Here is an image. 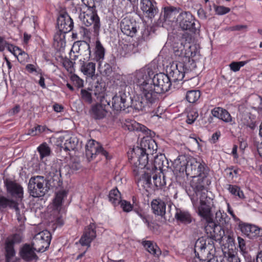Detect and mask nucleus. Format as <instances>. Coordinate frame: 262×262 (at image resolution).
I'll return each instance as SVG.
<instances>
[{
	"instance_id": "e2e57ef3",
	"label": "nucleus",
	"mask_w": 262,
	"mask_h": 262,
	"mask_svg": "<svg viewBox=\"0 0 262 262\" xmlns=\"http://www.w3.org/2000/svg\"><path fill=\"white\" fill-rule=\"evenodd\" d=\"M225 257H227V260L229 262H240L238 258L236 257L234 254H231L230 252L227 253V256L225 254Z\"/></svg>"
},
{
	"instance_id": "338daca9",
	"label": "nucleus",
	"mask_w": 262,
	"mask_h": 262,
	"mask_svg": "<svg viewBox=\"0 0 262 262\" xmlns=\"http://www.w3.org/2000/svg\"><path fill=\"white\" fill-rule=\"evenodd\" d=\"M8 43L3 37H0V51H3L8 46Z\"/></svg>"
},
{
	"instance_id": "2f4dec72",
	"label": "nucleus",
	"mask_w": 262,
	"mask_h": 262,
	"mask_svg": "<svg viewBox=\"0 0 262 262\" xmlns=\"http://www.w3.org/2000/svg\"><path fill=\"white\" fill-rule=\"evenodd\" d=\"M95 63L92 62L84 63V61L81 63V71L88 77L93 78L95 73Z\"/></svg>"
},
{
	"instance_id": "a19ab883",
	"label": "nucleus",
	"mask_w": 262,
	"mask_h": 262,
	"mask_svg": "<svg viewBox=\"0 0 262 262\" xmlns=\"http://www.w3.org/2000/svg\"><path fill=\"white\" fill-rule=\"evenodd\" d=\"M200 96L201 94L199 91H189L186 94V99L190 103H194L199 99Z\"/></svg>"
},
{
	"instance_id": "39448f33",
	"label": "nucleus",
	"mask_w": 262,
	"mask_h": 262,
	"mask_svg": "<svg viewBox=\"0 0 262 262\" xmlns=\"http://www.w3.org/2000/svg\"><path fill=\"white\" fill-rule=\"evenodd\" d=\"M151 80L149 72L144 69L137 71L135 73L134 82L139 86L147 102L150 88L152 87Z\"/></svg>"
},
{
	"instance_id": "412c9836",
	"label": "nucleus",
	"mask_w": 262,
	"mask_h": 262,
	"mask_svg": "<svg viewBox=\"0 0 262 262\" xmlns=\"http://www.w3.org/2000/svg\"><path fill=\"white\" fill-rule=\"evenodd\" d=\"M213 206V202L211 203L200 204L199 207V214L203 217L206 223H213V216L211 213V208Z\"/></svg>"
},
{
	"instance_id": "c756f323",
	"label": "nucleus",
	"mask_w": 262,
	"mask_h": 262,
	"mask_svg": "<svg viewBox=\"0 0 262 262\" xmlns=\"http://www.w3.org/2000/svg\"><path fill=\"white\" fill-rule=\"evenodd\" d=\"M180 9L173 7H168L164 8L163 11L162 12L160 19L162 20H166L167 19L174 18L177 14L180 12Z\"/></svg>"
},
{
	"instance_id": "cd10ccee",
	"label": "nucleus",
	"mask_w": 262,
	"mask_h": 262,
	"mask_svg": "<svg viewBox=\"0 0 262 262\" xmlns=\"http://www.w3.org/2000/svg\"><path fill=\"white\" fill-rule=\"evenodd\" d=\"M212 115L223 121L229 123L231 122L232 118L229 112L221 107H215L211 111Z\"/></svg>"
},
{
	"instance_id": "f704fd0d",
	"label": "nucleus",
	"mask_w": 262,
	"mask_h": 262,
	"mask_svg": "<svg viewBox=\"0 0 262 262\" xmlns=\"http://www.w3.org/2000/svg\"><path fill=\"white\" fill-rule=\"evenodd\" d=\"M108 199L114 206L120 204L121 201V193L117 188L113 189L110 191Z\"/></svg>"
},
{
	"instance_id": "13d9d810",
	"label": "nucleus",
	"mask_w": 262,
	"mask_h": 262,
	"mask_svg": "<svg viewBox=\"0 0 262 262\" xmlns=\"http://www.w3.org/2000/svg\"><path fill=\"white\" fill-rule=\"evenodd\" d=\"M119 204H120L121 207L124 211L128 212L131 211V204L129 202L121 200Z\"/></svg>"
},
{
	"instance_id": "ddd939ff",
	"label": "nucleus",
	"mask_w": 262,
	"mask_h": 262,
	"mask_svg": "<svg viewBox=\"0 0 262 262\" xmlns=\"http://www.w3.org/2000/svg\"><path fill=\"white\" fill-rule=\"evenodd\" d=\"M167 73L168 76L171 83H175L179 81H181L185 75V71L183 70V64L182 62L171 64L169 68H167Z\"/></svg>"
},
{
	"instance_id": "473e14b6",
	"label": "nucleus",
	"mask_w": 262,
	"mask_h": 262,
	"mask_svg": "<svg viewBox=\"0 0 262 262\" xmlns=\"http://www.w3.org/2000/svg\"><path fill=\"white\" fill-rule=\"evenodd\" d=\"M173 53L176 56L177 59L179 61H181L183 59L188 60V56L186 55L185 52L184 51V46L182 43L180 45L178 43H175L173 46Z\"/></svg>"
},
{
	"instance_id": "bf43d9fd",
	"label": "nucleus",
	"mask_w": 262,
	"mask_h": 262,
	"mask_svg": "<svg viewBox=\"0 0 262 262\" xmlns=\"http://www.w3.org/2000/svg\"><path fill=\"white\" fill-rule=\"evenodd\" d=\"M132 130L141 131L142 132L146 131V127L136 121L132 123Z\"/></svg>"
},
{
	"instance_id": "6e6d98bb",
	"label": "nucleus",
	"mask_w": 262,
	"mask_h": 262,
	"mask_svg": "<svg viewBox=\"0 0 262 262\" xmlns=\"http://www.w3.org/2000/svg\"><path fill=\"white\" fill-rule=\"evenodd\" d=\"M164 157L162 155L157 156L154 161L155 165L156 168H162L163 166Z\"/></svg>"
},
{
	"instance_id": "680f3d73",
	"label": "nucleus",
	"mask_w": 262,
	"mask_h": 262,
	"mask_svg": "<svg viewBox=\"0 0 262 262\" xmlns=\"http://www.w3.org/2000/svg\"><path fill=\"white\" fill-rule=\"evenodd\" d=\"M72 80L75 83L77 87H81L83 85V80L77 75H73L71 77Z\"/></svg>"
},
{
	"instance_id": "4c0bfd02",
	"label": "nucleus",
	"mask_w": 262,
	"mask_h": 262,
	"mask_svg": "<svg viewBox=\"0 0 262 262\" xmlns=\"http://www.w3.org/2000/svg\"><path fill=\"white\" fill-rule=\"evenodd\" d=\"M194 192L198 197V199L200 200V204L212 203V199L207 196V190L206 188L204 190L194 191Z\"/></svg>"
},
{
	"instance_id": "052dcab7",
	"label": "nucleus",
	"mask_w": 262,
	"mask_h": 262,
	"mask_svg": "<svg viewBox=\"0 0 262 262\" xmlns=\"http://www.w3.org/2000/svg\"><path fill=\"white\" fill-rule=\"evenodd\" d=\"M248 27L245 25H237L234 26L230 27L228 30L231 31H241L243 30H246Z\"/></svg>"
},
{
	"instance_id": "9b49d317",
	"label": "nucleus",
	"mask_w": 262,
	"mask_h": 262,
	"mask_svg": "<svg viewBox=\"0 0 262 262\" xmlns=\"http://www.w3.org/2000/svg\"><path fill=\"white\" fill-rule=\"evenodd\" d=\"M167 205L169 209L167 212L168 217H170L172 215L171 211L176 210L177 211L174 216L177 221L184 224H188L192 222V218L188 211L177 209L171 202H167Z\"/></svg>"
},
{
	"instance_id": "69168bd1",
	"label": "nucleus",
	"mask_w": 262,
	"mask_h": 262,
	"mask_svg": "<svg viewBox=\"0 0 262 262\" xmlns=\"http://www.w3.org/2000/svg\"><path fill=\"white\" fill-rule=\"evenodd\" d=\"M238 247L242 251L246 250V244L245 240L240 236L237 237Z\"/></svg>"
},
{
	"instance_id": "5701e85b",
	"label": "nucleus",
	"mask_w": 262,
	"mask_h": 262,
	"mask_svg": "<svg viewBox=\"0 0 262 262\" xmlns=\"http://www.w3.org/2000/svg\"><path fill=\"white\" fill-rule=\"evenodd\" d=\"M151 207L152 212L155 215L166 217V204L163 200L160 199L153 200L151 203Z\"/></svg>"
},
{
	"instance_id": "de8ad7c7",
	"label": "nucleus",
	"mask_w": 262,
	"mask_h": 262,
	"mask_svg": "<svg viewBox=\"0 0 262 262\" xmlns=\"http://www.w3.org/2000/svg\"><path fill=\"white\" fill-rule=\"evenodd\" d=\"M208 224L205 227V230L207 234H210L211 235H215V230L216 229H219L217 226L216 225V224L214 223L213 221V223H207Z\"/></svg>"
},
{
	"instance_id": "c03bdc74",
	"label": "nucleus",
	"mask_w": 262,
	"mask_h": 262,
	"mask_svg": "<svg viewBox=\"0 0 262 262\" xmlns=\"http://www.w3.org/2000/svg\"><path fill=\"white\" fill-rule=\"evenodd\" d=\"M15 202L8 199L4 196H0V208H6L9 207L12 208L13 206H15Z\"/></svg>"
},
{
	"instance_id": "393cba45",
	"label": "nucleus",
	"mask_w": 262,
	"mask_h": 262,
	"mask_svg": "<svg viewBox=\"0 0 262 262\" xmlns=\"http://www.w3.org/2000/svg\"><path fill=\"white\" fill-rule=\"evenodd\" d=\"M35 251L32 245L26 244L21 249L20 251V256L26 261H29L36 260L38 257L35 254Z\"/></svg>"
},
{
	"instance_id": "bb28decb",
	"label": "nucleus",
	"mask_w": 262,
	"mask_h": 262,
	"mask_svg": "<svg viewBox=\"0 0 262 262\" xmlns=\"http://www.w3.org/2000/svg\"><path fill=\"white\" fill-rule=\"evenodd\" d=\"M227 215L224 212H221L220 210L216 212L215 217L213 218L214 223L216 224V225L219 228L221 237H223V235L224 234V231L221 228V225L224 226L226 225L228 222L227 221Z\"/></svg>"
},
{
	"instance_id": "603ef678",
	"label": "nucleus",
	"mask_w": 262,
	"mask_h": 262,
	"mask_svg": "<svg viewBox=\"0 0 262 262\" xmlns=\"http://www.w3.org/2000/svg\"><path fill=\"white\" fill-rule=\"evenodd\" d=\"M81 98L84 101L89 104L92 103V94L89 91L82 89L81 90Z\"/></svg>"
},
{
	"instance_id": "0eeeda50",
	"label": "nucleus",
	"mask_w": 262,
	"mask_h": 262,
	"mask_svg": "<svg viewBox=\"0 0 262 262\" xmlns=\"http://www.w3.org/2000/svg\"><path fill=\"white\" fill-rule=\"evenodd\" d=\"M51 240V234L47 230L36 234L32 241V246L37 252H44L49 248Z\"/></svg>"
},
{
	"instance_id": "c9c22d12",
	"label": "nucleus",
	"mask_w": 262,
	"mask_h": 262,
	"mask_svg": "<svg viewBox=\"0 0 262 262\" xmlns=\"http://www.w3.org/2000/svg\"><path fill=\"white\" fill-rule=\"evenodd\" d=\"M131 19L130 17H126L124 18L120 24V28L122 33L127 36H130L131 34Z\"/></svg>"
},
{
	"instance_id": "a18cd8bd",
	"label": "nucleus",
	"mask_w": 262,
	"mask_h": 262,
	"mask_svg": "<svg viewBox=\"0 0 262 262\" xmlns=\"http://www.w3.org/2000/svg\"><path fill=\"white\" fill-rule=\"evenodd\" d=\"M78 141L74 138H70L66 141L64 143V149L70 150L74 149L77 144Z\"/></svg>"
},
{
	"instance_id": "8fccbe9b",
	"label": "nucleus",
	"mask_w": 262,
	"mask_h": 262,
	"mask_svg": "<svg viewBox=\"0 0 262 262\" xmlns=\"http://www.w3.org/2000/svg\"><path fill=\"white\" fill-rule=\"evenodd\" d=\"M248 63V61H242L238 62L233 61L230 64L229 67L230 69L233 72L238 71L241 67H244L246 64Z\"/></svg>"
},
{
	"instance_id": "49530a36",
	"label": "nucleus",
	"mask_w": 262,
	"mask_h": 262,
	"mask_svg": "<svg viewBox=\"0 0 262 262\" xmlns=\"http://www.w3.org/2000/svg\"><path fill=\"white\" fill-rule=\"evenodd\" d=\"M51 171H49L50 176L54 179V178H58L60 175L59 164L57 163H53L51 166Z\"/></svg>"
},
{
	"instance_id": "dca6fc26",
	"label": "nucleus",
	"mask_w": 262,
	"mask_h": 262,
	"mask_svg": "<svg viewBox=\"0 0 262 262\" xmlns=\"http://www.w3.org/2000/svg\"><path fill=\"white\" fill-rule=\"evenodd\" d=\"M57 25L59 31L62 33H66L72 30L73 22L67 13L60 14L57 20Z\"/></svg>"
},
{
	"instance_id": "6e6552de",
	"label": "nucleus",
	"mask_w": 262,
	"mask_h": 262,
	"mask_svg": "<svg viewBox=\"0 0 262 262\" xmlns=\"http://www.w3.org/2000/svg\"><path fill=\"white\" fill-rule=\"evenodd\" d=\"M85 55L90 58L91 50L90 45L85 41L74 42L70 53V57L72 60H76L79 55Z\"/></svg>"
},
{
	"instance_id": "2eb2a0df",
	"label": "nucleus",
	"mask_w": 262,
	"mask_h": 262,
	"mask_svg": "<svg viewBox=\"0 0 262 262\" xmlns=\"http://www.w3.org/2000/svg\"><path fill=\"white\" fill-rule=\"evenodd\" d=\"M110 96L111 97V99H112V106L111 107L114 110L123 111L125 113H128L129 112V110H128V106L126 109L125 108L126 96L124 93L120 92L113 97Z\"/></svg>"
},
{
	"instance_id": "864d4df0",
	"label": "nucleus",
	"mask_w": 262,
	"mask_h": 262,
	"mask_svg": "<svg viewBox=\"0 0 262 262\" xmlns=\"http://www.w3.org/2000/svg\"><path fill=\"white\" fill-rule=\"evenodd\" d=\"M13 54L16 56L18 60L20 62H23V60L21 59L20 58L22 56H24L25 58H28V55L27 53L23 52L19 48L16 47L15 50H13Z\"/></svg>"
},
{
	"instance_id": "4be33fe9",
	"label": "nucleus",
	"mask_w": 262,
	"mask_h": 262,
	"mask_svg": "<svg viewBox=\"0 0 262 262\" xmlns=\"http://www.w3.org/2000/svg\"><path fill=\"white\" fill-rule=\"evenodd\" d=\"M154 103L147 102L143 94H136L132 98V108L136 112L142 111L146 106Z\"/></svg>"
},
{
	"instance_id": "b1692460",
	"label": "nucleus",
	"mask_w": 262,
	"mask_h": 262,
	"mask_svg": "<svg viewBox=\"0 0 262 262\" xmlns=\"http://www.w3.org/2000/svg\"><path fill=\"white\" fill-rule=\"evenodd\" d=\"M149 169L150 170V182H151V185L150 186H147V185L145 184V182H144V181L141 180V179L143 177H145V175H142L141 173L140 174H137V171L136 172H134L135 176L136 178L137 179L138 182H140L142 183L143 185L144 186V187L146 188H151L152 186H155L156 187H161L163 185V184L161 183V178L160 177H158L156 174L152 172V170L149 168ZM149 172V171H148Z\"/></svg>"
},
{
	"instance_id": "3c124183",
	"label": "nucleus",
	"mask_w": 262,
	"mask_h": 262,
	"mask_svg": "<svg viewBox=\"0 0 262 262\" xmlns=\"http://www.w3.org/2000/svg\"><path fill=\"white\" fill-rule=\"evenodd\" d=\"M206 248V244L205 239L203 237L199 238L195 242V249L202 251H204Z\"/></svg>"
},
{
	"instance_id": "20e7f679",
	"label": "nucleus",
	"mask_w": 262,
	"mask_h": 262,
	"mask_svg": "<svg viewBox=\"0 0 262 262\" xmlns=\"http://www.w3.org/2000/svg\"><path fill=\"white\" fill-rule=\"evenodd\" d=\"M88 8L85 11H81L79 18L82 23L86 27L93 25L94 32L97 34L100 28V19L95 10L94 4L91 5L88 2L85 4Z\"/></svg>"
},
{
	"instance_id": "1a4fd4ad",
	"label": "nucleus",
	"mask_w": 262,
	"mask_h": 262,
	"mask_svg": "<svg viewBox=\"0 0 262 262\" xmlns=\"http://www.w3.org/2000/svg\"><path fill=\"white\" fill-rule=\"evenodd\" d=\"M195 21L194 17L189 12H181L177 17V22L183 30L194 31L196 30Z\"/></svg>"
},
{
	"instance_id": "4468645a",
	"label": "nucleus",
	"mask_w": 262,
	"mask_h": 262,
	"mask_svg": "<svg viewBox=\"0 0 262 262\" xmlns=\"http://www.w3.org/2000/svg\"><path fill=\"white\" fill-rule=\"evenodd\" d=\"M140 9L145 17L153 18L158 12L157 3L154 0H141Z\"/></svg>"
},
{
	"instance_id": "5fc2aeb1",
	"label": "nucleus",
	"mask_w": 262,
	"mask_h": 262,
	"mask_svg": "<svg viewBox=\"0 0 262 262\" xmlns=\"http://www.w3.org/2000/svg\"><path fill=\"white\" fill-rule=\"evenodd\" d=\"M199 115L196 112L190 111L187 115V122L188 124H192L198 117Z\"/></svg>"
},
{
	"instance_id": "79ce46f5",
	"label": "nucleus",
	"mask_w": 262,
	"mask_h": 262,
	"mask_svg": "<svg viewBox=\"0 0 262 262\" xmlns=\"http://www.w3.org/2000/svg\"><path fill=\"white\" fill-rule=\"evenodd\" d=\"M228 189L229 191L236 198L243 199L244 198L243 192L237 186L229 185Z\"/></svg>"
},
{
	"instance_id": "f8f14e48",
	"label": "nucleus",
	"mask_w": 262,
	"mask_h": 262,
	"mask_svg": "<svg viewBox=\"0 0 262 262\" xmlns=\"http://www.w3.org/2000/svg\"><path fill=\"white\" fill-rule=\"evenodd\" d=\"M185 172L192 177L200 175L204 177L205 173H206L205 164L198 162L194 158H191L188 160Z\"/></svg>"
},
{
	"instance_id": "f257e3e1",
	"label": "nucleus",
	"mask_w": 262,
	"mask_h": 262,
	"mask_svg": "<svg viewBox=\"0 0 262 262\" xmlns=\"http://www.w3.org/2000/svg\"><path fill=\"white\" fill-rule=\"evenodd\" d=\"M157 149V146L154 140L150 138H143L140 142V147H136L132 149L133 151L138 158V164L135 163V168L133 169L134 172L137 171V173L142 175H145L143 177L141 180L145 182V184L147 186L151 185L149 173L150 172L148 164V155L152 154L153 152Z\"/></svg>"
},
{
	"instance_id": "4d7b16f0",
	"label": "nucleus",
	"mask_w": 262,
	"mask_h": 262,
	"mask_svg": "<svg viewBox=\"0 0 262 262\" xmlns=\"http://www.w3.org/2000/svg\"><path fill=\"white\" fill-rule=\"evenodd\" d=\"M238 111L240 115L242 116L249 117V109L244 104L239 105L238 106Z\"/></svg>"
},
{
	"instance_id": "c85d7f7f",
	"label": "nucleus",
	"mask_w": 262,
	"mask_h": 262,
	"mask_svg": "<svg viewBox=\"0 0 262 262\" xmlns=\"http://www.w3.org/2000/svg\"><path fill=\"white\" fill-rule=\"evenodd\" d=\"M188 163L187 158L184 155H180L174 160L173 165L177 171L184 172L187 170Z\"/></svg>"
},
{
	"instance_id": "e433bc0d",
	"label": "nucleus",
	"mask_w": 262,
	"mask_h": 262,
	"mask_svg": "<svg viewBox=\"0 0 262 262\" xmlns=\"http://www.w3.org/2000/svg\"><path fill=\"white\" fill-rule=\"evenodd\" d=\"M67 196V192L65 190H61L58 192L55 199L53 200V204L57 211L59 210V207L62 205V200Z\"/></svg>"
},
{
	"instance_id": "f03ea898",
	"label": "nucleus",
	"mask_w": 262,
	"mask_h": 262,
	"mask_svg": "<svg viewBox=\"0 0 262 262\" xmlns=\"http://www.w3.org/2000/svg\"><path fill=\"white\" fill-rule=\"evenodd\" d=\"M150 84L152 87L150 88L148 102L155 103L160 94L169 90L172 83L168 75L160 73L154 76Z\"/></svg>"
},
{
	"instance_id": "f3484780",
	"label": "nucleus",
	"mask_w": 262,
	"mask_h": 262,
	"mask_svg": "<svg viewBox=\"0 0 262 262\" xmlns=\"http://www.w3.org/2000/svg\"><path fill=\"white\" fill-rule=\"evenodd\" d=\"M96 237L95 231V225L94 224H90L86 228L79 241V243L82 246H86L89 248L91 246V242Z\"/></svg>"
},
{
	"instance_id": "7ed1b4c3",
	"label": "nucleus",
	"mask_w": 262,
	"mask_h": 262,
	"mask_svg": "<svg viewBox=\"0 0 262 262\" xmlns=\"http://www.w3.org/2000/svg\"><path fill=\"white\" fill-rule=\"evenodd\" d=\"M99 102L93 105L89 111L90 115L95 119H102L106 116L107 108L110 106L111 97L109 95L101 92H95Z\"/></svg>"
},
{
	"instance_id": "a878e982",
	"label": "nucleus",
	"mask_w": 262,
	"mask_h": 262,
	"mask_svg": "<svg viewBox=\"0 0 262 262\" xmlns=\"http://www.w3.org/2000/svg\"><path fill=\"white\" fill-rule=\"evenodd\" d=\"M6 187L7 191L12 196L21 199L23 196V187L18 184L9 181L7 182Z\"/></svg>"
},
{
	"instance_id": "774afa93",
	"label": "nucleus",
	"mask_w": 262,
	"mask_h": 262,
	"mask_svg": "<svg viewBox=\"0 0 262 262\" xmlns=\"http://www.w3.org/2000/svg\"><path fill=\"white\" fill-rule=\"evenodd\" d=\"M134 212H135V215H134L135 217L139 216L142 220L143 222H144V223L147 222V220L146 219L145 217L144 216V215L142 214V212H139L137 210H135Z\"/></svg>"
},
{
	"instance_id": "9d476101",
	"label": "nucleus",
	"mask_w": 262,
	"mask_h": 262,
	"mask_svg": "<svg viewBox=\"0 0 262 262\" xmlns=\"http://www.w3.org/2000/svg\"><path fill=\"white\" fill-rule=\"evenodd\" d=\"M97 154H101L108 158V152L99 144L98 142L94 140H89L85 145V155L88 159L90 160L95 157Z\"/></svg>"
},
{
	"instance_id": "a211bd4d",
	"label": "nucleus",
	"mask_w": 262,
	"mask_h": 262,
	"mask_svg": "<svg viewBox=\"0 0 262 262\" xmlns=\"http://www.w3.org/2000/svg\"><path fill=\"white\" fill-rule=\"evenodd\" d=\"M21 241V237L19 234H15L8 238L6 242V257L7 262H10L11 259L15 255L14 244L19 243Z\"/></svg>"
},
{
	"instance_id": "09e8293b",
	"label": "nucleus",
	"mask_w": 262,
	"mask_h": 262,
	"mask_svg": "<svg viewBox=\"0 0 262 262\" xmlns=\"http://www.w3.org/2000/svg\"><path fill=\"white\" fill-rule=\"evenodd\" d=\"M213 8L215 13L218 15H225L230 11V9L223 6H217L214 5Z\"/></svg>"
},
{
	"instance_id": "423d86ee",
	"label": "nucleus",
	"mask_w": 262,
	"mask_h": 262,
	"mask_svg": "<svg viewBox=\"0 0 262 262\" xmlns=\"http://www.w3.org/2000/svg\"><path fill=\"white\" fill-rule=\"evenodd\" d=\"M46 180L43 177L36 176L31 178L28 184V191L34 198L43 196L47 191Z\"/></svg>"
},
{
	"instance_id": "6ab92c4d",
	"label": "nucleus",
	"mask_w": 262,
	"mask_h": 262,
	"mask_svg": "<svg viewBox=\"0 0 262 262\" xmlns=\"http://www.w3.org/2000/svg\"><path fill=\"white\" fill-rule=\"evenodd\" d=\"M238 227L243 233L251 238L260 235L261 230L256 226L240 222Z\"/></svg>"
},
{
	"instance_id": "37998d69",
	"label": "nucleus",
	"mask_w": 262,
	"mask_h": 262,
	"mask_svg": "<svg viewBox=\"0 0 262 262\" xmlns=\"http://www.w3.org/2000/svg\"><path fill=\"white\" fill-rule=\"evenodd\" d=\"M37 150L39 152L40 157L41 159L45 157L49 156L51 153L50 148L46 143H43L38 146Z\"/></svg>"
},
{
	"instance_id": "ea45409f",
	"label": "nucleus",
	"mask_w": 262,
	"mask_h": 262,
	"mask_svg": "<svg viewBox=\"0 0 262 262\" xmlns=\"http://www.w3.org/2000/svg\"><path fill=\"white\" fill-rule=\"evenodd\" d=\"M12 208L14 209L15 211L18 222L23 223L26 220L25 216L26 209L25 208L22 206L19 207L18 204L16 202L15 206H13Z\"/></svg>"
},
{
	"instance_id": "0e129e2a",
	"label": "nucleus",
	"mask_w": 262,
	"mask_h": 262,
	"mask_svg": "<svg viewBox=\"0 0 262 262\" xmlns=\"http://www.w3.org/2000/svg\"><path fill=\"white\" fill-rule=\"evenodd\" d=\"M226 172L228 178L232 179L233 177L237 176V170H232L229 168L226 170Z\"/></svg>"
},
{
	"instance_id": "aec40b11",
	"label": "nucleus",
	"mask_w": 262,
	"mask_h": 262,
	"mask_svg": "<svg viewBox=\"0 0 262 262\" xmlns=\"http://www.w3.org/2000/svg\"><path fill=\"white\" fill-rule=\"evenodd\" d=\"M191 182V186L194 191L204 190L206 187L210 184L211 182L207 178V173H205L204 177L202 176H195Z\"/></svg>"
},
{
	"instance_id": "7c9ffc66",
	"label": "nucleus",
	"mask_w": 262,
	"mask_h": 262,
	"mask_svg": "<svg viewBox=\"0 0 262 262\" xmlns=\"http://www.w3.org/2000/svg\"><path fill=\"white\" fill-rule=\"evenodd\" d=\"M142 244L145 249L155 257H159L161 254L160 248L150 241H142Z\"/></svg>"
},
{
	"instance_id": "58836bf2",
	"label": "nucleus",
	"mask_w": 262,
	"mask_h": 262,
	"mask_svg": "<svg viewBox=\"0 0 262 262\" xmlns=\"http://www.w3.org/2000/svg\"><path fill=\"white\" fill-rule=\"evenodd\" d=\"M179 62H182L183 70L185 71V73L193 70L196 67L194 60L190 58L189 56L188 60L183 59L181 61H179Z\"/></svg>"
},
{
	"instance_id": "72a5a7b5",
	"label": "nucleus",
	"mask_w": 262,
	"mask_h": 262,
	"mask_svg": "<svg viewBox=\"0 0 262 262\" xmlns=\"http://www.w3.org/2000/svg\"><path fill=\"white\" fill-rule=\"evenodd\" d=\"M105 49L99 40L96 41L95 59L96 61L100 62L104 58Z\"/></svg>"
}]
</instances>
